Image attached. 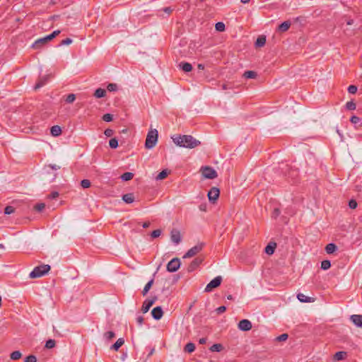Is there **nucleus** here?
I'll return each instance as SVG.
<instances>
[{"label": "nucleus", "instance_id": "1", "mask_svg": "<svg viewBox=\"0 0 362 362\" xmlns=\"http://www.w3.org/2000/svg\"><path fill=\"white\" fill-rule=\"evenodd\" d=\"M172 139L177 146L187 148H194L201 144L191 135L173 136Z\"/></svg>", "mask_w": 362, "mask_h": 362}, {"label": "nucleus", "instance_id": "2", "mask_svg": "<svg viewBox=\"0 0 362 362\" xmlns=\"http://www.w3.org/2000/svg\"><path fill=\"white\" fill-rule=\"evenodd\" d=\"M59 30H54L51 34L43 37L42 38L37 39L33 45L32 47L35 49L40 48L44 46L47 42L52 40L54 37H56L59 33Z\"/></svg>", "mask_w": 362, "mask_h": 362}, {"label": "nucleus", "instance_id": "3", "mask_svg": "<svg viewBox=\"0 0 362 362\" xmlns=\"http://www.w3.org/2000/svg\"><path fill=\"white\" fill-rule=\"evenodd\" d=\"M158 132L156 129L150 130L146 136L145 147L148 149L153 148L158 141Z\"/></svg>", "mask_w": 362, "mask_h": 362}, {"label": "nucleus", "instance_id": "4", "mask_svg": "<svg viewBox=\"0 0 362 362\" xmlns=\"http://www.w3.org/2000/svg\"><path fill=\"white\" fill-rule=\"evenodd\" d=\"M50 270V266L48 264H41L35 267L33 270L30 273L29 276L31 279L40 278Z\"/></svg>", "mask_w": 362, "mask_h": 362}, {"label": "nucleus", "instance_id": "5", "mask_svg": "<svg viewBox=\"0 0 362 362\" xmlns=\"http://www.w3.org/2000/svg\"><path fill=\"white\" fill-rule=\"evenodd\" d=\"M205 244L204 243H199L195 246L190 248L183 256V258H189L194 257L197 253L201 252L204 248Z\"/></svg>", "mask_w": 362, "mask_h": 362}, {"label": "nucleus", "instance_id": "6", "mask_svg": "<svg viewBox=\"0 0 362 362\" xmlns=\"http://www.w3.org/2000/svg\"><path fill=\"white\" fill-rule=\"evenodd\" d=\"M222 281V277L221 276H218L212 279L206 286L204 291L210 292L213 288H217L220 286Z\"/></svg>", "mask_w": 362, "mask_h": 362}, {"label": "nucleus", "instance_id": "7", "mask_svg": "<svg viewBox=\"0 0 362 362\" xmlns=\"http://www.w3.org/2000/svg\"><path fill=\"white\" fill-rule=\"evenodd\" d=\"M202 175L207 179H214L218 176L216 171L209 166H205L202 168Z\"/></svg>", "mask_w": 362, "mask_h": 362}, {"label": "nucleus", "instance_id": "8", "mask_svg": "<svg viewBox=\"0 0 362 362\" xmlns=\"http://www.w3.org/2000/svg\"><path fill=\"white\" fill-rule=\"evenodd\" d=\"M180 267V261L175 257L171 259L167 264V271L169 272H175Z\"/></svg>", "mask_w": 362, "mask_h": 362}, {"label": "nucleus", "instance_id": "9", "mask_svg": "<svg viewBox=\"0 0 362 362\" xmlns=\"http://www.w3.org/2000/svg\"><path fill=\"white\" fill-rule=\"evenodd\" d=\"M157 300V296H154L151 298H147L144 300L141 310L144 313H147L151 307L155 303V302Z\"/></svg>", "mask_w": 362, "mask_h": 362}, {"label": "nucleus", "instance_id": "10", "mask_svg": "<svg viewBox=\"0 0 362 362\" xmlns=\"http://www.w3.org/2000/svg\"><path fill=\"white\" fill-rule=\"evenodd\" d=\"M220 191L217 187H212L208 192V199L210 202L214 203L219 197Z\"/></svg>", "mask_w": 362, "mask_h": 362}, {"label": "nucleus", "instance_id": "11", "mask_svg": "<svg viewBox=\"0 0 362 362\" xmlns=\"http://www.w3.org/2000/svg\"><path fill=\"white\" fill-rule=\"evenodd\" d=\"M238 328L242 331H249L252 329V323L250 320L243 319L239 322Z\"/></svg>", "mask_w": 362, "mask_h": 362}, {"label": "nucleus", "instance_id": "12", "mask_svg": "<svg viewBox=\"0 0 362 362\" xmlns=\"http://www.w3.org/2000/svg\"><path fill=\"white\" fill-rule=\"evenodd\" d=\"M151 315L153 319L159 320L163 315V309L160 306L154 308L151 311Z\"/></svg>", "mask_w": 362, "mask_h": 362}, {"label": "nucleus", "instance_id": "13", "mask_svg": "<svg viewBox=\"0 0 362 362\" xmlns=\"http://www.w3.org/2000/svg\"><path fill=\"white\" fill-rule=\"evenodd\" d=\"M170 239L175 245L179 244L182 240L180 231L177 230H173L170 233Z\"/></svg>", "mask_w": 362, "mask_h": 362}, {"label": "nucleus", "instance_id": "14", "mask_svg": "<svg viewBox=\"0 0 362 362\" xmlns=\"http://www.w3.org/2000/svg\"><path fill=\"white\" fill-rule=\"evenodd\" d=\"M351 322L358 327H362V315H352L350 317Z\"/></svg>", "mask_w": 362, "mask_h": 362}, {"label": "nucleus", "instance_id": "15", "mask_svg": "<svg viewBox=\"0 0 362 362\" xmlns=\"http://www.w3.org/2000/svg\"><path fill=\"white\" fill-rule=\"evenodd\" d=\"M49 77V75L42 76L35 84L34 88L37 90L45 86L47 83Z\"/></svg>", "mask_w": 362, "mask_h": 362}, {"label": "nucleus", "instance_id": "16", "mask_svg": "<svg viewBox=\"0 0 362 362\" xmlns=\"http://www.w3.org/2000/svg\"><path fill=\"white\" fill-rule=\"evenodd\" d=\"M202 262V259L195 258L189 264V266L188 267V271L189 272L194 271Z\"/></svg>", "mask_w": 362, "mask_h": 362}, {"label": "nucleus", "instance_id": "17", "mask_svg": "<svg viewBox=\"0 0 362 362\" xmlns=\"http://www.w3.org/2000/svg\"><path fill=\"white\" fill-rule=\"evenodd\" d=\"M276 247V244L275 243H269L265 247L264 252L269 255H271L274 254L275 248Z\"/></svg>", "mask_w": 362, "mask_h": 362}, {"label": "nucleus", "instance_id": "18", "mask_svg": "<svg viewBox=\"0 0 362 362\" xmlns=\"http://www.w3.org/2000/svg\"><path fill=\"white\" fill-rule=\"evenodd\" d=\"M179 67L185 72H189L192 69V66L188 62H181L179 64Z\"/></svg>", "mask_w": 362, "mask_h": 362}, {"label": "nucleus", "instance_id": "19", "mask_svg": "<svg viewBox=\"0 0 362 362\" xmlns=\"http://www.w3.org/2000/svg\"><path fill=\"white\" fill-rule=\"evenodd\" d=\"M50 133L54 136H58L62 133L61 127L58 125H54L51 127Z\"/></svg>", "mask_w": 362, "mask_h": 362}, {"label": "nucleus", "instance_id": "20", "mask_svg": "<svg viewBox=\"0 0 362 362\" xmlns=\"http://www.w3.org/2000/svg\"><path fill=\"white\" fill-rule=\"evenodd\" d=\"M297 298L300 301V302H303V303H310V302H313V300L312 299V298L310 297H308V296H306L305 295H304L303 293H298L297 295Z\"/></svg>", "mask_w": 362, "mask_h": 362}, {"label": "nucleus", "instance_id": "21", "mask_svg": "<svg viewBox=\"0 0 362 362\" xmlns=\"http://www.w3.org/2000/svg\"><path fill=\"white\" fill-rule=\"evenodd\" d=\"M122 200L127 204H131L134 201V197L132 193L125 194L122 196Z\"/></svg>", "mask_w": 362, "mask_h": 362}, {"label": "nucleus", "instance_id": "22", "mask_svg": "<svg viewBox=\"0 0 362 362\" xmlns=\"http://www.w3.org/2000/svg\"><path fill=\"white\" fill-rule=\"evenodd\" d=\"M347 353L346 351H338L334 356V359L337 361H341L346 358Z\"/></svg>", "mask_w": 362, "mask_h": 362}, {"label": "nucleus", "instance_id": "23", "mask_svg": "<svg viewBox=\"0 0 362 362\" xmlns=\"http://www.w3.org/2000/svg\"><path fill=\"white\" fill-rule=\"evenodd\" d=\"M124 343V340L122 338L118 339L116 342L112 345L111 349L117 351Z\"/></svg>", "mask_w": 362, "mask_h": 362}, {"label": "nucleus", "instance_id": "24", "mask_svg": "<svg viewBox=\"0 0 362 362\" xmlns=\"http://www.w3.org/2000/svg\"><path fill=\"white\" fill-rule=\"evenodd\" d=\"M337 249V247L334 243H329L325 247V251L327 254H332Z\"/></svg>", "mask_w": 362, "mask_h": 362}, {"label": "nucleus", "instance_id": "25", "mask_svg": "<svg viewBox=\"0 0 362 362\" xmlns=\"http://www.w3.org/2000/svg\"><path fill=\"white\" fill-rule=\"evenodd\" d=\"M291 26L289 21H284L279 25V30L281 32H285L288 30Z\"/></svg>", "mask_w": 362, "mask_h": 362}, {"label": "nucleus", "instance_id": "26", "mask_svg": "<svg viewBox=\"0 0 362 362\" xmlns=\"http://www.w3.org/2000/svg\"><path fill=\"white\" fill-rule=\"evenodd\" d=\"M105 93L106 90L105 89L99 88L95 90L94 93V96L97 98H100L104 97L105 95Z\"/></svg>", "mask_w": 362, "mask_h": 362}, {"label": "nucleus", "instance_id": "27", "mask_svg": "<svg viewBox=\"0 0 362 362\" xmlns=\"http://www.w3.org/2000/svg\"><path fill=\"white\" fill-rule=\"evenodd\" d=\"M153 284V279H151L144 286L143 291H142V295L146 296L149 290L151 289L152 285Z\"/></svg>", "mask_w": 362, "mask_h": 362}, {"label": "nucleus", "instance_id": "28", "mask_svg": "<svg viewBox=\"0 0 362 362\" xmlns=\"http://www.w3.org/2000/svg\"><path fill=\"white\" fill-rule=\"evenodd\" d=\"M265 42H266V37L264 36H260L257 39V40L255 42V45L258 47H261L265 45Z\"/></svg>", "mask_w": 362, "mask_h": 362}, {"label": "nucleus", "instance_id": "29", "mask_svg": "<svg viewBox=\"0 0 362 362\" xmlns=\"http://www.w3.org/2000/svg\"><path fill=\"white\" fill-rule=\"evenodd\" d=\"M133 177H134V174L132 173L127 172L121 175V179L123 181H129V180H132L133 178Z\"/></svg>", "mask_w": 362, "mask_h": 362}, {"label": "nucleus", "instance_id": "30", "mask_svg": "<svg viewBox=\"0 0 362 362\" xmlns=\"http://www.w3.org/2000/svg\"><path fill=\"white\" fill-rule=\"evenodd\" d=\"M195 349V345L192 342L187 343L185 346V351L188 353H192Z\"/></svg>", "mask_w": 362, "mask_h": 362}, {"label": "nucleus", "instance_id": "31", "mask_svg": "<svg viewBox=\"0 0 362 362\" xmlns=\"http://www.w3.org/2000/svg\"><path fill=\"white\" fill-rule=\"evenodd\" d=\"M256 76V72L253 71H247L243 74V76L246 78H255Z\"/></svg>", "mask_w": 362, "mask_h": 362}, {"label": "nucleus", "instance_id": "32", "mask_svg": "<svg viewBox=\"0 0 362 362\" xmlns=\"http://www.w3.org/2000/svg\"><path fill=\"white\" fill-rule=\"evenodd\" d=\"M331 267V262L329 260L325 259L321 262V269L323 270H327Z\"/></svg>", "mask_w": 362, "mask_h": 362}, {"label": "nucleus", "instance_id": "33", "mask_svg": "<svg viewBox=\"0 0 362 362\" xmlns=\"http://www.w3.org/2000/svg\"><path fill=\"white\" fill-rule=\"evenodd\" d=\"M167 175H168L167 170H163L158 174V175L156 177V180H161L167 177Z\"/></svg>", "mask_w": 362, "mask_h": 362}, {"label": "nucleus", "instance_id": "34", "mask_svg": "<svg viewBox=\"0 0 362 362\" xmlns=\"http://www.w3.org/2000/svg\"><path fill=\"white\" fill-rule=\"evenodd\" d=\"M215 28L218 32H223L226 29L225 24L222 22H218L215 25Z\"/></svg>", "mask_w": 362, "mask_h": 362}, {"label": "nucleus", "instance_id": "35", "mask_svg": "<svg viewBox=\"0 0 362 362\" xmlns=\"http://www.w3.org/2000/svg\"><path fill=\"white\" fill-rule=\"evenodd\" d=\"M22 354L19 351H13L11 354V358L12 360H18L21 357Z\"/></svg>", "mask_w": 362, "mask_h": 362}, {"label": "nucleus", "instance_id": "36", "mask_svg": "<svg viewBox=\"0 0 362 362\" xmlns=\"http://www.w3.org/2000/svg\"><path fill=\"white\" fill-rule=\"evenodd\" d=\"M109 146L111 148H116L118 146V141L116 138H112L109 141Z\"/></svg>", "mask_w": 362, "mask_h": 362}, {"label": "nucleus", "instance_id": "37", "mask_svg": "<svg viewBox=\"0 0 362 362\" xmlns=\"http://www.w3.org/2000/svg\"><path fill=\"white\" fill-rule=\"evenodd\" d=\"M356 107V103L354 101H349L346 103V108L349 110H354Z\"/></svg>", "mask_w": 362, "mask_h": 362}, {"label": "nucleus", "instance_id": "38", "mask_svg": "<svg viewBox=\"0 0 362 362\" xmlns=\"http://www.w3.org/2000/svg\"><path fill=\"white\" fill-rule=\"evenodd\" d=\"M56 342L54 339H48L45 343V348L52 349L55 346Z\"/></svg>", "mask_w": 362, "mask_h": 362}, {"label": "nucleus", "instance_id": "39", "mask_svg": "<svg viewBox=\"0 0 362 362\" xmlns=\"http://www.w3.org/2000/svg\"><path fill=\"white\" fill-rule=\"evenodd\" d=\"M75 100H76V95L74 93H71L66 96L65 101L67 103H72Z\"/></svg>", "mask_w": 362, "mask_h": 362}, {"label": "nucleus", "instance_id": "40", "mask_svg": "<svg viewBox=\"0 0 362 362\" xmlns=\"http://www.w3.org/2000/svg\"><path fill=\"white\" fill-rule=\"evenodd\" d=\"M115 336V332L112 331H108V332H105L104 334V337L105 338V339H107L108 341L112 339V338H114Z\"/></svg>", "mask_w": 362, "mask_h": 362}, {"label": "nucleus", "instance_id": "41", "mask_svg": "<svg viewBox=\"0 0 362 362\" xmlns=\"http://www.w3.org/2000/svg\"><path fill=\"white\" fill-rule=\"evenodd\" d=\"M221 349L222 346L220 344H214L211 346L210 350L211 351L218 352L221 350Z\"/></svg>", "mask_w": 362, "mask_h": 362}, {"label": "nucleus", "instance_id": "42", "mask_svg": "<svg viewBox=\"0 0 362 362\" xmlns=\"http://www.w3.org/2000/svg\"><path fill=\"white\" fill-rule=\"evenodd\" d=\"M117 85L116 83H109L107 86V89L110 92H114L117 90Z\"/></svg>", "mask_w": 362, "mask_h": 362}, {"label": "nucleus", "instance_id": "43", "mask_svg": "<svg viewBox=\"0 0 362 362\" xmlns=\"http://www.w3.org/2000/svg\"><path fill=\"white\" fill-rule=\"evenodd\" d=\"M14 211H15V209L12 206H7L4 209V214L6 215H10V214H13Z\"/></svg>", "mask_w": 362, "mask_h": 362}, {"label": "nucleus", "instance_id": "44", "mask_svg": "<svg viewBox=\"0 0 362 362\" xmlns=\"http://www.w3.org/2000/svg\"><path fill=\"white\" fill-rule=\"evenodd\" d=\"M103 119L105 121V122H112V119H113V115L110 114V113H107V114H105L103 116Z\"/></svg>", "mask_w": 362, "mask_h": 362}, {"label": "nucleus", "instance_id": "45", "mask_svg": "<svg viewBox=\"0 0 362 362\" xmlns=\"http://www.w3.org/2000/svg\"><path fill=\"white\" fill-rule=\"evenodd\" d=\"M81 186L83 187V188H88L90 186V180H87V179H84L83 180H81Z\"/></svg>", "mask_w": 362, "mask_h": 362}, {"label": "nucleus", "instance_id": "46", "mask_svg": "<svg viewBox=\"0 0 362 362\" xmlns=\"http://www.w3.org/2000/svg\"><path fill=\"white\" fill-rule=\"evenodd\" d=\"M161 233H162L161 230L156 229V230H154L153 231H152V233H151V236L153 238H156L159 237L161 235Z\"/></svg>", "mask_w": 362, "mask_h": 362}, {"label": "nucleus", "instance_id": "47", "mask_svg": "<svg viewBox=\"0 0 362 362\" xmlns=\"http://www.w3.org/2000/svg\"><path fill=\"white\" fill-rule=\"evenodd\" d=\"M350 121L352 124H358L360 122H361V119L356 116V115H353L351 119H350Z\"/></svg>", "mask_w": 362, "mask_h": 362}, {"label": "nucleus", "instance_id": "48", "mask_svg": "<svg viewBox=\"0 0 362 362\" xmlns=\"http://www.w3.org/2000/svg\"><path fill=\"white\" fill-rule=\"evenodd\" d=\"M358 90V88L357 86H354V85H351L348 87V91L349 93L351 94H354L356 93Z\"/></svg>", "mask_w": 362, "mask_h": 362}, {"label": "nucleus", "instance_id": "49", "mask_svg": "<svg viewBox=\"0 0 362 362\" xmlns=\"http://www.w3.org/2000/svg\"><path fill=\"white\" fill-rule=\"evenodd\" d=\"M25 362H37V358L34 355H30L25 358Z\"/></svg>", "mask_w": 362, "mask_h": 362}, {"label": "nucleus", "instance_id": "50", "mask_svg": "<svg viewBox=\"0 0 362 362\" xmlns=\"http://www.w3.org/2000/svg\"><path fill=\"white\" fill-rule=\"evenodd\" d=\"M288 337L287 334H282L276 337V340L279 341H286Z\"/></svg>", "mask_w": 362, "mask_h": 362}, {"label": "nucleus", "instance_id": "51", "mask_svg": "<svg viewBox=\"0 0 362 362\" xmlns=\"http://www.w3.org/2000/svg\"><path fill=\"white\" fill-rule=\"evenodd\" d=\"M45 207V204L43 203L37 204L35 206V209L37 211H42Z\"/></svg>", "mask_w": 362, "mask_h": 362}, {"label": "nucleus", "instance_id": "52", "mask_svg": "<svg viewBox=\"0 0 362 362\" xmlns=\"http://www.w3.org/2000/svg\"><path fill=\"white\" fill-rule=\"evenodd\" d=\"M226 310V307L224 305L220 306L218 308L216 309V312L217 314L220 315L223 313H224Z\"/></svg>", "mask_w": 362, "mask_h": 362}, {"label": "nucleus", "instance_id": "53", "mask_svg": "<svg viewBox=\"0 0 362 362\" xmlns=\"http://www.w3.org/2000/svg\"><path fill=\"white\" fill-rule=\"evenodd\" d=\"M104 134L107 137H110L113 135L114 131L111 129H106L104 132Z\"/></svg>", "mask_w": 362, "mask_h": 362}, {"label": "nucleus", "instance_id": "54", "mask_svg": "<svg viewBox=\"0 0 362 362\" xmlns=\"http://www.w3.org/2000/svg\"><path fill=\"white\" fill-rule=\"evenodd\" d=\"M72 42V40L71 38H66L65 40H63L60 45H69Z\"/></svg>", "mask_w": 362, "mask_h": 362}, {"label": "nucleus", "instance_id": "55", "mask_svg": "<svg viewBox=\"0 0 362 362\" xmlns=\"http://www.w3.org/2000/svg\"><path fill=\"white\" fill-rule=\"evenodd\" d=\"M349 206L352 209H356L357 206V202L355 200L351 199L349 202Z\"/></svg>", "mask_w": 362, "mask_h": 362}, {"label": "nucleus", "instance_id": "56", "mask_svg": "<svg viewBox=\"0 0 362 362\" xmlns=\"http://www.w3.org/2000/svg\"><path fill=\"white\" fill-rule=\"evenodd\" d=\"M59 196V193L56 191L54 192H51L49 194V198L51 199H56L57 197H58Z\"/></svg>", "mask_w": 362, "mask_h": 362}, {"label": "nucleus", "instance_id": "57", "mask_svg": "<svg viewBox=\"0 0 362 362\" xmlns=\"http://www.w3.org/2000/svg\"><path fill=\"white\" fill-rule=\"evenodd\" d=\"M136 322L139 325L141 326L144 323V317L142 316H138L136 317Z\"/></svg>", "mask_w": 362, "mask_h": 362}, {"label": "nucleus", "instance_id": "58", "mask_svg": "<svg viewBox=\"0 0 362 362\" xmlns=\"http://www.w3.org/2000/svg\"><path fill=\"white\" fill-rule=\"evenodd\" d=\"M280 210L279 209H274V211H273V214H272V216L274 218H276L279 214H280Z\"/></svg>", "mask_w": 362, "mask_h": 362}, {"label": "nucleus", "instance_id": "59", "mask_svg": "<svg viewBox=\"0 0 362 362\" xmlns=\"http://www.w3.org/2000/svg\"><path fill=\"white\" fill-rule=\"evenodd\" d=\"M207 204L206 203L202 204L199 205V209L200 211H206Z\"/></svg>", "mask_w": 362, "mask_h": 362}, {"label": "nucleus", "instance_id": "60", "mask_svg": "<svg viewBox=\"0 0 362 362\" xmlns=\"http://www.w3.org/2000/svg\"><path fill=\"white\" fill-rule=\"evenodd\" d=\"M48 167L54 170H57L60 169V166L57 165L55 164H49L48 165Z\"/></svg>", "mask_w": 362, "mask_h": 362}, {"label": "nucleus", "instance_id": "61", "mask_svg": "<svg viewBox=\"0 0 362 362\" xmlns=\"http://www.w3.org/2000/svg\"><path fill=\"white\" fill-rule=\"evenodd\" d=\"M163 11L165 12V13H170L172 11H173V9L170 8V7H165L163 9Z\"/></svg>", "mask_w": 362, "mask_h": 362}, {"label": "nucleus", "instance_id": "62", "mask_svg": "<svg viewBox=\"0 0 362 362\" xmlns=\"http://www.w3.org/2000/svg\"><path fill=\"white\" fill-rule=\"evenodd\" d=\"M206 340H207V339H206V338H205V337L201 338V339H199V343L200 344H204L206 342Z\"/></svg>", "mask_w": 362, "mask_h": 362}, {"label": "nucleus", "instance_id": "63", "mask_svg": "<svg viewBox=\"0 0 362 362\" xmlns=\"http://www.w3.org/2000/svg\"><path fill=\"white\" fill-rule=\"evenodd\" d=\"M150 224H151V223H150V222L146 221V222H144V223L142 224V226H143V228H148V227L150 226Z\"/></svg>", "mask_w": 362, "mask_h": 362}, {"label": "nucleus", "instance_id": "64", "mask_svg": "<svg viewBox=\"0 0 362 362\" xmlns=\"http://www.w3.org/2000/svg\"><path fill=\"white\" fill-rule=\"evenodd\" d=\"M346 24H347L348 25H351L354 24V20H353V19H349V20H348V21H346Z\"/></svg>", "mask_w": 362, "mask_h": 362}]
</instances>
